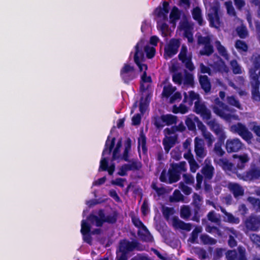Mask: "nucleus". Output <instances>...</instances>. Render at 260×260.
I'll return each mask as SVG.
<instances>
[{
	"instance_id": "nucleus-1",
	"label": "nucleus",
	"mask_w": 260,
	"mask_h": 260,
	"mask_svg": "<svg viewBox=\"0 0 260 260\" xmlns=\"http://www.w3.org/2000/svg\"><path fill=\"white\" fill-rule=\"evenodd\" d=\"M144 50L146 53L147 57L151 58L154 56L155 49L153 47L148 45L145 46V42L144 40L139 41L134 48V60L138 67L139 71L142 73L141 88L143 91L147 89L148 84L151 81V77L147 75V66L143 63L145 59Z\"/></svg>"
},
{
	"instance_id": "nucleus-2",
	"label": "nucleus",
	"mask_w": 260,
	"mask_h": 260,
	"mask_svg": "<svg viewBox=\"0 0 260 260\" xmlns=\"http://www.w3.org/2000/svg\"><path fill=\"white\" fill-rule=\"evenodd\" d=\"M116 221L114 216L105 217L104 212L102 210H100L98 215L92 214L87 218V220H82L81 221V233L83 236V239L84 241L88 243H90L91 238L90 234H96L100 232L99 229H95L92 231H91L92 225L101 226L104 222L113 223Z\"/></svg>"
},
{
	"instance_id": "nucleus-3",
	"label": "nucleus",
	"mask_w": 260,
	"mask_h": 260,
	"mask_svg": "<svg viewBox=\"0 0 260 260\" xmlns=\"http://www.w3.org/2000/svg\"><path fill=\"white\" fill-rule=\"evenodd\" d=\"M169 10V4L167 2H164L162 6L156 8L154 12L156 16L157 29L164 37H167L170 33V28L166 23L168 20Z\"/></svg>"
},
{
	"instance_id": "nucleus-4",
	"label": "nucleus",
	"mask_w": 260,
	"mask_h": 260,
	"mask_svg": "<svg viewBox=\"0 0 260 260\" xmlns=\"http://www.w3.org/2000/svg\"><path fill=\"white\" fill-rule=\"evenodd\" d=\"M213 109L216 115L225 120L239 119L238 116L234 114L235 110L220 102L218 98L215 99Z\"/></svg>"
},
{
	"instance_id": "nucleus-5",
	"label": "nucleus",
	"mask_w": 260,
	"mask_h": 260,
	"mask_svg": "<svg viewBox=\"0 0 260 260\" xmlns=\"http://www.w3.org/2000/svg\"><path fill=\"white\" fill-rule=\"evenodd\" d=\"M115 138H110L108 137L105 144V148L103 150L102 157L100 161L99 170H108L110 175H112L115 170V165H111L108 167L107 157L111 152L112 149L114 145Z\"/></svg>"
},
{
	"instance_id": "nucleus-6",
	"label": "nucleus",
	"mask_w": 260,
	"mask_h": 260,
	"mask_svg": "<svg viewBox=\"0 0 260 260\" xmlns=\"http://www.w3.org/2000/svg\"><path fill=\"white\" fill-rule=\"evenodd\" d=\"M204 4L206 9L208 11V18L210 25L215 28L220 26V21L218 14L219 4L217 2H214L211 4L208 0H205Z\"/></svg>"
},
{
	"instance_id": "nucleus-7",
	"label": "nucleus",
	"mask_w": 260,
	"mask_h": 260,
	"mask_svg": "<svg viewBox=\"0 0 260 260\" xmlns=\"http://www.w3.org/2000/svg\"><path fill=\"white\" fill-rule=\"evenodd\" d=\"M244 62L248 68L250 79H259V76L256 72L260 68V55L254 54L249 59L246 58Z\"/></svg>"
},
{
	"instance_id": "nucleus-8",
	"label": "nucleus",
	"mask_w": 260,
	"mask_h": 260,
	"mask_svg": "<svg viewBox=\"0 0 260 260\" xmlns=\"http://www.w3.org/2000/svg\"><path fill=\"white\" fill-rule=\"evenodd\" d=\"M131 141L129 139H127L125 141L124 149L123 151L122 152L121 143V141L119 140L113 152V159L116 160L117 159H123L125 160H127V154L131 149Z\"/></svg>"
},
{
	"instance_id": "nucleus-9",
	"label": "nucleus",
	"mask_w": 260,
	"mask_h": 260,
	"mask_svg": "<svg viewBox=\"0 0 260 260\" xmlns=\"http://www.w3.org/2000/svg\"><path fill=\"white\" fill-rule=\"evenodd\" d=\"M173 80L175 83L183 85L184 86H192L193 84L192 75L186 71L174 74Z\"/></svg>"
},
{
	"instance_id": "nucleus-10",
	"label": "nucleus",
	"mask_w": 260,
	"mask_h": 260,
	"mask_svg": "<svg viewBox=\"0 0 260 260\" xmlns=\"http://www.w3.org/2000/svg\"><path fill=\"white\" fill-rule=\"evenodd\" d=\"M205 122L210 129L217 136L218 141L223 142L226 136L222 125L218 123L215 119H209Z\"/></svg>"
},
{
	"instance_id": "nucleus-11",
	"label": "nucleus",
	"mask_w": 260,
	"mask_h": 260,
	"mask_svg": "<svg viewBox=\"0 0 260 260\" xmlns=\"http://www.w3.org/2000/svg\"><path fill=\"white\" fill-rule=\"evenodd\" d=\"M120 75L125 83L132 80L138 76L134 66L129 63H125L123 65L120 70Z\"/></svg>"
},
{
	"instance_id": "nucleus-12",
	"label": "nucleus",
	"mask_w": 260,
	"mask_h": 260,
	"mask_svg": "<svg viewBox=\"0 0 260 260\" xmlns=\"http://www.w3.org/2000/svg\"><path fill=\"white\" fill-rule=\"evenodd\" d=\"M238 177L246 181H255L260 178V168L251 165L249 169L243 174L237 175Z\"/></svg>"
},
{
	"instance_id": "nucleus-13",
	"label": "nucleus",
	"mask_w": 260,
	"mask_h": 260,
	"mask_svg": "<svg viewBox=\"0 0 260 260\" xmlns=\"http://www.w3.org/2000/svg\"><path fill=\"white\" fill-rule=\"evenodd\" d=\"M180 42L178 39H171L165 47L164 56L166 59H169L175 55L177 52Z\"/></svg>"
},
{
	"instance_id": "nucleus-14",
	"label": "nucleus",
	"mask_w": 260,
	"mask_h": 260,
	"mask_svg": "<svg viewBox=\"0 0 260 260\" xmlns=\"http://www.w3.org/2000/svg\"><path fill=\"white\" fill-rule=\"evenodd\" d=\"M194 152L198 160L204 158L207 153L204 141L200 138L196 137L194 140Z\"/></svg>"
},
{
	"instance_id": "nucleus-15",
	"label": "nucleus",
	"mask_w": 260,
	"mask_h": 260,
	"mask_svg": "<svg viewBox=\"0 0 260 260\" xmlns=\"http://www.w3.org/2000/svg\"><path fill=\"white\" fill-rule=\"evenodd\" d=\"M179 59L185 64L186 68L190 71L194 69V66L191 62V55L187 51L186 46L183 45L181 47L180 53L178 55Z\"/></svg>"
},
{
	"instance_id": "nucleus-16",
	"label": "nucleus",
	"mask_w": 260,
	"mask_h": 260,
	"mask_svg": "<svg viewBox=\"0 0 260 260\" xmlns=\"http://www.w3.org/2000/svg\"><path fill=\"white\" fill-rule=\"evenodd\" d=\"M231 130L237 133L244 140L249 142L252 138V134L248 131L246 127L240 123L232 125Z\"/></svg>"
},
{
	"instance_id": "nucleus-17",
	"label": "nucleus",
	"mask_w": 260,
	"mask_h": 260,
	"mask_svg": "<svg viewBox=\"0 0 260 260\" xmlns=\"http://www.w3.org/2000/svg\"><path fill=\"white\" fill-rule=\"evenodd\" d=\"M164 133L166 137L163 140V145L166 152L168 153L174 145L177 137L176 135L171 133V130L170 128H166Z\"/></svg>"
},
{
	"instance_id": "nucleus-18",
	"label": "nucleus",
	"mask_w": 260,
	"mask_h": 260,
	"mask_svg": "<svg viewBox=\"0 0 260 260\" xmlns=\"http://www.w3.org/2000/svg\"><path fill=\"white\" fill-rule=\"evenodd\" d=\"M195 112L199 114L203 117L205 122L210 119L211 112L207 108L204 103L201 101L195 102L194 103Z\"/></svg>"
},
{
	"instance_id": "nucleus-19",
	"label": "nucleus",
	"mask_w": 260,
	"mask_h": 260,
	"mask_svg": "<svg viewBox=\"0 0 260 260\" xmlns=\"http://www.w3.org/2000/svg\"><path fill=\"white\" fill-rule=\"evenodd\" d=\"M179 28L183 31V34L187 39L188 43H192L193 38L192 24L187 21L183 20L180 23Z\"/></svg>"
},
{
	"instance_id": "nucleus-20",
	"label": "nucleus",
	"mask_w": 260,
	"mask_h": 260,
	"mask_svg": "<svg viewBox=\"0 0 260 260\" xmlns=\"http://www.w3.org/2000/svg\"><path fill=\"white\" fill-rule=\"evenodd\" d=\"M242 147V143L237 138L228 139L226 142V149L228 152H237Z\"/></svg>"
},
{
	"instance_id": "nucleus-21",
	"label": "nucleus",
	"mask_w": 260,
	"mask_h": 260,
	"mask_svg": "<svg viewBox=\"0 0 260 260\" xmlns=\"http://www.w3.org/2000/svg\"><path fill=\"white\" fill-rule=\"evenodd\" d=\"M198 128L201 131L202 135L205 140L208 147H211L215 140L213 135L208 131L203 123H199Z\"/></svg>"
},
{
	"instance_id": "nucleus-22",
	"label": "nucleus",
	"mask_w": 260,
	"mask_h": 260,
	"mask_svg": "<svg viewBox=\"0 0 260 260\" xmlns=\"http://www.w3.org/2000/svg\"><path fill=\"white\" fill-rule=\"evenodd\" d=\"M247 231H256L260 225V218L258 217L251 216L245 221Z\"/></svg>"
},
{
	"instance_id": "nucleus-23",
	"label": "nucleus",
	"mask_w": 260,
	"mask_h": 260,
	"mask_svg": "<svg viewBox=\"0 0 260 260\" xmlns=\"http://www.w3.org/2000/svg\"><path fill=\"white\" fill-rule=\"evenodd\" d=\"M245 250L242 247L238 248V253L235 250L229 251L226 253L228 260H246Z\"/></svg>"
},
{
	"instance_id": "nucleus-24",
	"label": "nucleus",
	"mask_w": 260,
	"mask_h": 260,
	"mask_svg": "<svg viewBox=\"0 0 260 260\" xmlns=\"http://www.w3.org/2000/svg\"><path fill=\"white\" fill-rule=\"evenodd\" d=\"M259 79H250L252 86V98L255 101H260V93L258 90L260 84V71L259 72Z\"/></svg>"
},
{
	"instance_id": "nucleus-25",
	"label": "nucleus",
	"mask_w": 260,
	"mask_h": 260,
	"mask_svg": "<svg viewBox=\"0 0 260 260\" xmlns=\"http://www.w3.org/2000/svg\"><path fill=\"white\" fill-rule=\"evenodd\" d=\"M172 224L176 229H181L187 231H189L191 229V224L186 223L177 217H174L172 218Z\"/></svg>"
},
{
	"instance_id": "nucleus-26",
	"label": "nucleus",
	"mask_w": 260,
	"mask_h": 260,
	"mask_svg": "<svg viewBox=\"0 0 260 260\" xmlns=\"http://www.w3.org/2000/svg\"><path fill=\"white\" fill-rule=\"evenodd\" d=\"M184 98L183 101L190 106L192 105L193 102H198L201 100L199 94L193 91H189L187 93L184 92Z\"/></svg>"
},
{
	"instance_id": "nucleus-27",
	"label": "nucleus",
	"mask_w": 260,
	"mask_h": 260,
	"mask_svg": "<svg viewBox=\"0 0 260 260\" xmlns=\"http://www.w3.org/2000/svg\"><path fill=\"white\" fill-rule=\"evenodd\" d=\"M228 188L236 198L242 196L244 194V189L237 183H230L228 184Z\"/></svg>"
},
{
	"instance_id": "nucleus-28",
	"label": "nucleus",
	"mask_w": 260,
	"mask_h": 260,
	"mask_svg": "<svg viewBox=\"0 0 260 260\" xmlns=\"http://www.w3.org/2000/svg\"><path fill=\"white\" fill-rule=\"evenodd\" d=\"M137 243L136 242H129L126 240L122 241L119 246V251L120 252L126 253L136 248Z\"/></svg>"
},
{
	"instance_id": "nucleus-29",
	"label": "nucleus",
	"mask_w": 260,
	"mask_h": 260,
	"mask_svg": "<svg viewBox=\"0 0 260 260\" xmlns=\"http://www.w3.org/2000/svg\"><path fill=\"white\" fill-rule=\"evenodd\" d=\"M234 157L235 158V162L237 164V167L240 170L243 169L245 164L249 160V157L247 154L234 155Z\"/></svg>"
},
{
	"instance_id": "nucleus-30",
	"label": "nucleus",
	"mask_w": 260,
	"mask_h": 260,
	"mask_svg": "<svg viewBox=\"0 0 260 260\" xmlns=\"http://www.w3.org/2000/svg\"><path fill=\"white\" fill-rule=\"evenodd\" d=\"M205 166L202 169V173L205 177L207 179H210L213 176L214 168L211 165L210 160L207 158L205 160Z\"/></svg>"
},
{
	"instance_id": "nucleus-31",
	"label": "nucleus",
	"mask_w": 260,
	"mask_h": 260,
	"mask_svg": "<svg viewBox=\"0 0 260 260\" xmlns=\"http://www.w3.org/2000/svg\"><path fill=\"white\" fill-rule=\"evenodd\" d=\"M214 207L217 210H218V208L220 209L221 212L224 214V218L225 221L234 224H238L240 222V219L239 218L235 217L232 214L227 212L225 210L221 207L218 206L216 207L214 206Z\"/></svg>"
},
{
	"instance_id": "nucleus-32",
	"label": "nucleus",
	"mask_w": 260,
	"mask_h": 260,
	"mask_svg": "<svg viewBox=\"0 0 260 260\" xmlns=\"http://www.w3.org/2000/svg\"><path fill=\"white\" fill-rule=\"evenodd\" d=\"M138 233L142 240L146 242H152L153 237L145 225L138 230Z\"/></svg>"
},
{
	"instance_id": "nucleus-33",
	"label": "nucleus",
	"mask_w": 260,
	"mask_h": 260,
	"mask_svg": "<svg viewBox=\"0 0 260 260\" xmlns=\"http://www.w3.org/2000/svg\"><path fill=\"white\" fill-rule=\"evenodd\" d=\"M185 123L188 128L190 130H194L196 128V123L197 126L201 122L199 118L194 115H189L186 119Z\"/></svg>"
},
{
	"instance_id": "nucleus-34",
	"label": "nucleus",
	"mask_w": 260,
	"mask_h": 260,
	"mask_svg": "<svg viewBox=\"0 0 260 260\" xmlns=\"http://www.w3.org/2000/svg\"><path fill=\"white\" fill-rule=\"evenodd\" d=\"M180 17V12L176 7H174L170 14V22L173 26L175 25L176 22L178 20Z\"/></svg>"
},
{
	"instance_id": "nucleus-35",
	"label": "nucleus",
	"mask_w": 260,
	"mask_h": 260,
	"mask_svg": "<svg viewBox=\"0 0 260 260\" xmlns=\"http://www.w3.org/2000/svg\"><path fill=\"white\" fill-rule=\"evenodd\" d=\"M215 46L216 48L218 53L225 59H229V55L225 48L222 46L219 41H216L215 43Z\"/></svg>"
},
{
	"instance_id": "nucleus-36",
	"label": "nucleus",
	"mask_w": 260,
	"mask_h": 260,
	"mask_svg": "<svg viewBox=\"0 0 260 260\" xmlns=\"http://www.w3.org/2000/svg\"><path fill=\"white\" fill-rule=\"evenodd\" d=\"M199 81L202 88L206 92L209 91L210 89L211 86L207 76L206 75L200 76Z\"/></svg>"
},
{
	"instance_id": "nucleus-37",
	"label": "nucleus",
	"mask_w": 260,
	"mask_h": 260,
	"mask_svg": "<svg viewBox=\"0 0 260 260\" xmlns=\"http://www.w3.org/2000/svg\"><path fill=\"white\" fill-rule=\"evenodd\" d=\"M202 231V228L200 226H197L192 232L191 236L189 238L188 241L192 243H199L198 238V234Z\"/></svg>"
},
{
	"instance_id": "nucleus-38",
	"label": "nucleus",
	"mask_w": 260,
	"mask_h": 260,
	"mask_svg": "<svg viewBox=\"0 0 260 260\" xmlns=\"http://www.w3.org/2000/svg\"><path fill=\"white\" fill-rule=\"evenodd\" d=\"M160 120L167 125H171L176 122V117L171 114H167L161 116Z\"/></svg>"
},
{
	"instance_id": "nucleus-39",
	"label": "nucleus",
	"mask_w": 260,
	"mask_h": 260,
	"mask_svg": "<svg viewBox=\"0 0 260 260\" xmlns=\"http://www.w3.org/2000/svg\"><path fill=\"white\" fill-rule=\"evenodd\" d=\"M192 14L193 19L197 20L200 25H202L203 21L202 17L201 9L199 7L194 8L192 10Z\"/></svg>"
},
{
	"instance_id": "nucleus-40",
	"label": "nucleus",
	"mask_w": 260,
	"mask_h": 260,
	"mask_svg": "<svg viewBox=\"0 0 260 260\" xmlns=\"http://www.w3.org/2000/svg\"><path fill=\"white\" fill-rule=\"evenodd\" d=\"M230 64L235 74H241L244 72V70L236 60H233L230 62Z\"/></svg>"
},
{
	"instance_id": "nucleus-41",
	"label": "nucleus",
	"mask_w": 260,
	"mask_h": 260,
	"mask_svg": "<svg viewBox=\"0 0 260 260\" xmlns=\"http://www.w3.org/2000/svg\"><path fill=\"white\" fill-rule=\"evenodd\" d=\"M200 240L202 243L205 245H214L216 243V240L206 234H202L200 236Z\"/></svg>"
},
{
	"instance_id": "nucleus-42",
	"label": "nucleus",
	"mask_w": 260,
	"mask_h": 260,
	"mask_svg": "<svg viewBox=\"0 0 260 260\" xmlns=\"http://www.w3.org/2000/svg\"><path fill=\"white\" fill-rule=\"evenodd\" d=\"M176 88L171 84L164 86L162 94L164 96L168 98L176 90Z\"/></svg>"
},
{
	"instance_id": "nucleus-43",
	"label": "nucleus",
	"mask_w": 260,
	"mask_h": 260,
	"mask_svg": "<svg viewBox=\"0 0 260 260\" xmlns=\"http://www.w3.org/2000/svg\"><path fill=\"white\" fill-rule=\"evenodd\" d=\"M194 252L198 255L201 260H207L209 258L208 254L206 251L200 247H197L194 249Z\"/></svg>"
},
{
	"instance_id": "nucleus-44",
	"label": "nucleus",
	"mask_w": 260,
	"mask_h": 260,
	"mask_svg": "<svg viewBox=\"0 0 260 260\" xmlns=\"http://www.w3.org/2000/svg\"><path fill=\"white\" fill-rule=\"evenodd\" d=\"M248 202L251 204L254 209L256 211H260V201L254 197H249L247 199Z\"/></svg>"
},
{
	"instance_id": "nucleus-45",
	"label": "nucleus",
	"mask_w": 260,
	"mask_h": 260,
	"mask_svg": "<svg viewBox=\"0 0 260 260\" xmlns=\"http://www.w3.org/2000/svg\"><path fill=\"white\" fill-rule=\"evenodd\" d=\"M150 96L149 94L146 95L145 99L142 98L140 103V110L141 113H143L145 111L146 108L149 103Z\"/></svg>"
},
{
	"instance_id": "nucleus-46",
	"label": "nucleus",
	"mask_w": 260,
	"mask_h": 260,
	"mask_svg": "<svg viewBox=\"0 0 260 260\" xmlns=\"http://www.w3.org/2000/svg\"><path fill=\"white\" fill-rule=\"evenodd\" d=\"M220 166H222L223 169L225 171H232L233 165L229 162L226 159H220L218 161Z\"/></svg>"
},
{
	"instance_id": "nucleus-47",
	"label": "nucleus",
	"mask_w": 260,
	"mask_h": 260,
	"mask_svg": "<svg viewBox=\"0 0 260 260\" xmlns=\"http://www.w3.org/2000/svg\"><path fill=\"white\" fill-rule=\"evenodd\" d=\"M227 102L231 105L234 106L240 110H242L241 104L239 101L235 96H230L227 97Z\"/></svg>"
},
{
	"instance_id": "nucleus-48",
	"label": "nucleus",
	"mask_w": 260,
	"mask_h": 260,
	"mask_svg": "<svg viewBox=\"0 0 260 260\" xmlns=\"http://www.w3.org/2000/svg\"><path fill=\"white\" fill-rule=\"evenodd\" d=\"M173 168L177 172H184L186 170V163L185 161H181L173 164Z\"/></svg>"
},
{
	"instance_id": "nucleus-49",
	"label": "nucleus",
	"mask_w": 260,
	"mask_h": 260,
	"mask_svg": "<svg viewBox=\"0 0 260 260\" xmlns=\"http://www.w3.org/2000/svg\"><path fill=\"white\" fill-rule=\"evenodd\" d=\"M235 47L240 52H246L247 51L248 46L243 41L238 40L235 44Z\"/></svg>"
},
{
	"instance_id": "nucleus-50",
	"label": "nucleus",
	"mask_w": 260,
	"mask_h": 260,
	"mask_svg": "<svg viewBox=\"0 0 260 260\" xmlns=\"http://www.w3.org/2000/svg\"><path fill=\"white\" fill-rule=\"evenodd\" d=\"M222 143L223 142H221L218 141V142L215 143L214 145L213 151L218 156H222L224 153V151L221 148Z\"/></svg>"
},
{
	"instance_id": "nucleus-51",
	"label": "nucleus",
	"mask_w": 260,
	"mask_h": 260,
	"mask_svg": "<svg viewBox=\"0 0 260 260\" xmlns=\"http://www.w3.org/2000/svg\"><path fill=\"white\" fill-rule=\"evenodd\" d=\"M225 6L226 8L228 14L232 16H235L236 15V12L234 7L233 6L232 2H226L225 3Z\"/></svg>"
},
{
	"instance_id": "nucleus-52",
	"label": "nucleus",
	"mask_w": 260,
	"mask_h": 260,
	"mask_svg": "<svg viewBox=\"0 0 260 260\" xmlns=\"http://www.w3.org/2000/svg\"><path fill=\"white\" fill-rule=\"evenodd\" d=\"M248 126L256 136L260 137V125H257L256 122H252L249 123Z\"/></svg>"
},
{
	"instance_id": "nucleus-53",
	"label": "nucleus",
	"mask_w": 260,
	"mask_h": 260,
	"mask_svg": "<svg viewBox=\"0 0 260 260\" xmlns=\"http://www.w3.org/2000/svg\"><path fill=\"white\" fill-rule=\"evenodd\" d=\"M237 31L241 38H245L248 35V31L245 26L241 25L237 28Z\"/></svg>"
},
{
	"instance_id": "nucleus-54",
	"label": "nucleus",
	"mask_w": 260,
	"mask_h": 260,
	"mask_svg": "<svg viewBox=\"0 0 260 260\" xmlns=\"http://www.w3.org/2000/svg\"><path fill=\"white\" fill-rule=\"evenodd\" d=\"M213 52L212 46L210 43L205 45L204 48L200 51V53L202 55H209Z\"/></svg>"
},
{
	"instance_id": "nucleus-55",
	"label": "nucleus",
	"mask_w": 260,
	"mask_h": 260,
	"mask_svg": "<svg viewBox=\"0 0 260 260\" xmlns=\"http://www.w3.org/2000/svg\"><path fill=\"white\" fill-rule=\"evenodd\" d=\"M250 239L255 246L260 249V236L253 234L250 236Z\"/></svg>"
},
{
	"instance_id": "nucleus-56",
	"label": "nucleus",
	"mask_w": 260,
	"mask_h": 260,
	"mask_svg": "<svg viewBox=\"0 0 260 260\" xmlns=\"http://www.w3.org/2000/svg\"><path fill=\"white\" fill-rule=\"evenodd\" d=\"M190 215V210L188 206H184L181 209V217L184 219L188 218Z\"/></svg>"
},
{
	"instance_id": "nucleus-57",
	"label": "nucleus",
	"mask_w": 260,
	"mask_h": 260,
	"mask_svg": "<svg viewBox=\"0 0 260 260\" xmlns=\"http://www.w3.org/2000/svg\"><path fill=\"white\" fill-rule=\"evenodd\" d=\"M146 138L143 135H141L138 139V148L141 147L143 151L145 152L146 150Z\"/></svg>"
},
{
	"instance_id": "nucleus-58",
	"label": "nucleus",
	"mask_w": 260,
	"mask_h": 260,
	"mask_svg": "<svg viewBox=\"0 0 260 260\" xmlns=\"http://www.w3.org/2000/svg\"><path fill=\"white\" fill-rule=\"evenodd\" d=\"M129 170H131L130 165L125 164L119 168L118 174L121 176H125L126 175L127 172Z\"/></svg>"
},
{
	"instance_id": "nucleus-59",
	"label": "nucleus",
	"mask_w": 260,
	"mask_h": 260,
	"mask_svg": "<svg viewBox=\"0 0 260 260\" xmlns=\"http://www.w3.org/2000/svg\"><path fill=\"white\" fill-rule=\"evenodd\" d=\"M187 111V107L182 104H181L179 107L174 106L173 107V112L176 113H181L182 114H184Z\"/></svg>"
},
{
	"instance_id": "nucleus-60",
	"label": "nucleus",
	"mask_w": 260,
	"mask_h": 260,
	"mask_svg": "<svg viewBox=\"0 0 260 260\" xmlns=\"http://www.w3.org/2000/svg\"><path fill=\"white\" fill-rule=\"evenodd\" d=\"M183 198V196L178 190H175L173 193V196L171 197L172 201L178 202L181 201Z\"/></svg>"
},
{
	"instance_id": "nucleus-61",
	"label": "nucleus",
	"mask_w": 260,
	"mask_h": 260,
	"mask_svg": "<svg viewBox=\"0 0 260 260\" xmlns=\"http://www.w3.org/2000/svg\"><path fill=\"white\" fill-rule=\"evenodd\" d=\"M228 233L229 235V238H236L238 239L241 238V234L234 229H228Z\"/></svg>"
},
{
	"instance_id": "nucleus-62",
	"label": "nucleus",
	"mask_w": 260,
	"mask_h": 260,
	"mask_svg": "<svg viewBox=\"0 0 260 260\" xmlns=\"http://www.w3.org/2000/svg\"><path fill=\"white\" fill-rule=\"evenodd\" d=\"M208 217L209 220L215 223H217L219 221V215L212 211L209 213Z\"/></svg>"
},
{
	"instance_id": "nucleus-63",
	"label": "nucleus",
	"mask_w": 260,
	"mask_h": 260,
	"mask_svg": "<svg viewBox=\"0 0 260 260\" xmlns=\"http://www.w3.org/2000/svg\"><path fill=\"white\" fill-rule=\"evenodd\" d=\"M210 42V38L209 36L202 37L201 36H198V43L200 44L206 45Z\"/></svg>"
},
{
	"instance_id": "nucleus-64",
	"label": "nucleus",
	"mask_w": 260,
	"mask_h": 260,
	"mask_svg": "<svg viewBox=\"0 0 260 260\" xmlns=\"http://www.w3.org/2000/svg\"><path fill=\"white\" fill-rule=\"evenodd\" d=\"M174 209L172 208L169 207H164L163 208V214L164 216L168 219L169 217L173 214Z\"/></svg>"
}]
</instances>
